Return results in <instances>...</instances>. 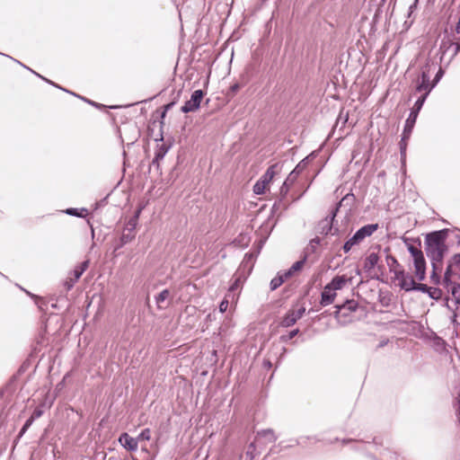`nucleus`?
Listing matches in <instances>:
<instances>
[{"label":"nucleus","mask_w":460,"mask_h":460,"mask_svg":"<svg viewBox=\"0 0 460 460\" xmlns=\"http://www.w3.org/2000/svg\"><path fill=\"white\" fill-rule=\"evenodd\" d=\"M305 311V308L299 310L297 316L296 318H293L292 321L295 322L296 320V318L300 317Z\"/></svg>","instance_id":"4c0bfd02"},{"label":"nucleus","mask_w":460,"mask_h":460,"mask_svg":"<svg viewBox=\"0 0 460 460\" xmlns=\"http://www.w3.org/2000/svg\"><path fill=\"white\" fill-rule=\"evenodd\" d=\"M394 280L397 286L405 291L413 290L415 288L413 278L402 270H394Z\"/></svg>","instance_id":"0eeeda50"},{"label":"nucleus","mask_w":460,"mask_h":460,"mask_svg":"<svg viewBox=\"0 0 460 460\" xmlns=\"http://www.w3.org/2000/svg\"><path fill=\"white\" fill-rule=\"evenodd\" d=\"M134 238V234H123L121 236V242L127 243Z\"/></svg>","instance_id":"473e14b6"},{"label":"nucleus","mask_w":460,"mask_h":460,"mask_svg":"<svg viewBox=\"0 0 460 460\" xmlns=\"http://www.w3.org/2000/svg\"><path fill=\"white\" fill-rule=\"evenodd\" d=\"M439 37L441 38V49L446 51L450 47L455 46L454 55L457 54L460 50V45L456 40L460 39V31H443Z\"/></svg>","instance_id":"423d86ee"},{"label":"nucleus","mask_w":460,"mask_h":460,"mask_svg":"<svg viewBox=\"0 0 460 460\" xmlns=\"http://www.w3.org/2000/svg\"><path fill=\"white\" fill-rule=\"evenodd\" d=\"M407 140L408 139H404L402 141V139L401 140V143H400V147H401V155L402 158L405 157V154H406V146H407Z\"/></svg>","instance_id":"2f4dec72"},{"label":"nucleus","mask_w":460,"mask_h":460,"mask_svg":"<svg viewBox=\"0 0 460 460\" xmlns=\"http://www.w3.org/2000/svg\"><path fill=\"white\" fill-rule=\"evenodd\" d=\"M418 2L419 0H414V3L410 6V12H412L413 9L417 8Z\"/></svg>","instance_id":"c9c22d12"},{"label":"nucleus","mask_w":460,"mask_h":460,"mask_svg":"<svg viewBox=\"0 0 460 460\" xmlns=\"http://www.w3.org/2000/svg\"><path fill=\"white\" fill-rule=\"evenodd\" d=\"M42 414H43V410H42V408L38 407V408H36V409L34 410V411L32 412V414H31V417L32 418V420H35L36 419H39L40 417H41V416H42Z\"/></svg>","instance_id":"c85d7f7f"},{"label":"nucleus","mask_w":460,"mask_h":460,"mask_svg":"<svg viewBox=\"0 0 460 460\" xmlns=\"http://www.w3.org/2000/svg\"><path fill=\"white\" fill-rule=\"evenodd\" d=\"M288 279V270L279 271L277 276L274 277L270 283V288L271 291L278 289Z\"/></svg>","instance_id":"dca6fc26"},{"label":"nucleus","mask_w":460,"mask_h":460,"mask_svg":"<svg viewBox=\"0 0 460 460\" xmlns=\"http://www.w3.org/2000/svg\"><path fill=\"white\" fill-rule=\"evenodd\" d=\"M434 86L435 84H429V75L427 72L423 71L421 74L420 82H419L416 86V92H424V93H427L428 96Z\"/></svg>","instance_id":"ddd939ff"},{"label":"nucleus","mask_w":460,"mask_h":460,"mask_svg":"<svg viewBox=\"0 0 460 460\" xmlns=\"http://www.w3.org/2000/svg\"><path fill=\"white\" fill-rule=\"evenodd\" d=\"M257 445H259V444L256 443L255 441L249 445L247 451H246L247 460H252L255 457V450H256Z\"/></svg>","instance_id":"4be33fe9"},{"label":"nucleus","mask_w":460,"mask_h":460,"mask_svg":"<svg viewBox=\"0 0 460 460\" xmlns=\"http://www.w3.org/2000/svg\"><path fill=\"white\" fill-rule=\"evenodd\" d=\"M452 295L456 302L460 305V284L454 286Z\"/></svg>","instance_id":"a878e982"},{"label":"nucleus","mask_w":460,"mask_h":460,"mask_svg":"<svg viewBox=\"0 0 460 460\" xmlns=\"http://www.w3.org/2000/svg\"><path fill=\"white\" fill-rule=\"evenodd\" d=\"M155 303L159 309H165L169 306L171 302V295L168 289H164L155 296Z\"/></svg>","instance_id":"4468645a"},{"label":"nucleus","mask_w":460,"mask_h":460,"mask_svg":"<svg viewBox=\"0 0 460 460\" xmlns=\"http://www.w3.org/2000/svg\"><path fill=\"white\" fill-rule=\"evenodd\" d=\"M426 98H427V93H423L420 97H419L418 100L414 103L413 110L411 112H417V114H418L419 111L421 110Z\"/></svg>","instance_id":"412c9836"},{"label":"nucleus","mask_w":460,"mask_h":460,"mask_svg":"<svg viewBox=\"0 0 460 460\" xmlns=\"http://www.w3.org/2000/svg\"><path fill=\"white\" fill-rule=\"evenodd\" d=\"M358 304L354 300L347 301L345 304L337 306L335 317L342 323H347L351 321L350 314L355 312Z\"/></svg>","instance_id":"6e6552de"},{"label":"nucleus","mask_w":460,"mask_h":460,"mask_svg":"<svg viewBox=\"0 0 460 460\" xmlns=\"http://www.w3.org/2000/svg\"><path fill=\"white\" fill-rule=\"evenodd\" d=\"M417 112H411L408 119L405 121L404 129L402 132V141L409 139L417 119Z\"/></svg>","instance_id":"2eb2a0df"},{"label":"nucleus","mask_w":460,"mask_h":460,"mask_svg":"<svg viewBox=\"0 0 460 460\" xmlns=\"http://www.w3.org/2000/svg\"><path fill=\"white\" fill-rule=\"evenodd\" d=\"M202 98L203 92L201 90L194 91L190 96V99L187 101L181 107V111L188 113L198 110L199 108Z\"/></svg>","instance_id":"1a4fd4ad"},{"label":"nucleus","mask_w":460,"mask_h":460,"mask_svg":"<svg viewBox=\"0 0 460 460\" xmlns=\"http://www.w3.org/2000/svg\"><path fill=\"white\" fill-rule=\"evenodd\" d=\"M296 334V331L289 332V340L292 339Z\"/></svg>","instance_id":"58836bf2"},{"label":"nucleus","mask_w":460,"mask_h":460,"mask_svg":"<svg viewBox=\"0 0 460 460\" xmlns=\"http://www.w3.org/2000/svg\"><path fill=\"white\" fill-rule=\"evenodd\" d=\"M75 284V283L72 280L71 276H67V278L66 279V280L64 282V286L66 290H70L74 287Z\"/></svg>","instance_id":"cd10ccee"},{"label":"nucleus","mask_w":460,"mask_h":460,"mask_svg":"<svg viewBox=\"0 0 460 460\" xmlns=\"http://www.w3.org/2000/svg\"><path fill=\"white\" fill-rule=\"evenodd\" d=\"M229 302L226 298H225L219 305V311L221 313H225L228 308Z\"/></svg>","instance_id":"7c9ffc66"},{"label":"nucleus","mask_w":460,"mask_h":460,"mask_svg":"<svg viewBox=\"0 0 460 460\" xmlns=\"http://www.w3.org/2000/svg\"><path fill=\"white\" fill-rule=\"evenodd\" d=\"M306 259H307V256L306 254H305L303 256L302 259H300L299 261H297L296 262H295L290 268H289V276L293 273H296V272H298L300 271L305 264V261H306Z\"/></svg>","instance_id":"aec40b11"},{"label":"nucleus","mask_w":460,"mask_h":460,"mask_svg":"<svg viewBox=\"0 0 460 460\" xmlns=\"http://www.w3.org/2000/svg\"><path fill=\"white\" fill-rule=\"evenodd\" d=\"M279 172L278 164H274L268 168L265 173L256 181L253 186V192L256 195H261L269 189L270 181Z\"/></svg>","instance_id":"39448f33"},{"label":"nucleus","mask_w":460,"mask_h":460,"mask_svg":"<svg viewBox=\"0 0 460 460\" xmlns=\"http://www.w3.org/2000/svg\"><path fill=\"white\" fill-rule=\"evenodd\" d=\"M237 287H238V279H236V280L234 281V283L231 286V288H230L229 291H232V290H234V289L237 288Z\"/></svg>","instance_id":"e433bc0d"},{"label":"nucleus","mask_w":460,"mask_h":460,"mask_svg":"<svg viewBox=\"0 0 460 460\" xmlns=\"http://www.w3.org/2000/svg\"><path fill=\"white\" fill-rule=\"evenodd\" d=\"M437 291V289H434L433 292H429V295L434 297V293Z\"/></svg>","instance_id":"a19ab883"},{"label":"nucleus","mask_w":460,"mask_h":460,"mask_svg":"<svg viewBox=\"0 0 460 460\" xmlns=\"http://www.w3.org/2000/svg\"><path fill=\"white\" fill-rule=\"evenodd\" d=\"M275 436L270 429L261 430L257 433L255 442L259 445H263L268 442H273Z\"/></svg>","instance_id":"f3484780"},{"label":"nucleus","mask_w":460,"mask_h":460,"mask_svg":"<svg viewBox=\"0 0 460 460\" xmlns=\"http://www.w3.org/2000/svg\"><path fill=\"white\" fill-rule=\"evenodd\" d=\"M379 261V256L376 252H370L365 259L364 269L370 271L376 268Z\"/></svg>","instance_id":"a211bd4d"},{"label":"nucleus","mask_w":460,"mask_h":460,"mask_svg":"<svg viewBox=\"0 0 460 460\" xmlns=\"http://www.w3.org/2000/svg\"><path fill=\"white\" fill-rule=\"evenodd\" d=\"M378 228L377 224H370L359 228L354 235L349 238L343 245L345 252H349L353 246L361 243L367 237L372 235Z\"/></svg>","instance_id":"7ed1b4c3"},{"label":"nucleus","mask_w":460,"mask_h":460,"mask_svg":"<svg viewBox=\"0 0 460 460\" xmlns=\"http://www.w3.org/2000/svg\"><path fill=\"white\" fill-rule=\"evenodd\" d=\"M89 267V260H86L80 263L79 265L75 266L73 271H71V275L75 276V279H80L83 273L88 269Z\"/></svg>","instance_id":"6ab92c4d"},{"label":"nucleus","mask_w":460,"mask_h":460,"mask_svg":"<svg viewBox=\"0 0 460 460\" xmlns=\"http://www.w3.org/2000/svg\"><path fill=\"white\" fill-rule=\"evenodd\" d=\"M87 210L84 209V208H82L81 209V212H78V210L76 208H68L66 210V213L67 215H71V216H76V217H84V213L86 212Z\"/></svg>","instance_id":"b1692460"},{"label":"nucleus","mask_w":460,"mask_h":460,"mask_svg":"<svg viewBox=\"0 0 460 460\" xmlns=\"http://www.w3.org/2000/svg\"><path fill=\"white\" fill-rule=\"evenodd\" d=\"M120 445L130 452H134L137 449L138 443L137 438L130 437L128 433H123L119 438Z\"/></svg>","instance_id":"f8f14e48"},{"label":"nucleus","mask_w":460,"mask_h":460,"mask_svg":"<svg viewBox=\"0 0 460 460\" xmlns=\"http://www.w3.org/2000/svg\"><path fill=\"white\" fill-rule=\"evenodd\" d=\"M350 281L351 278L345 275L334 277L332 280L324 287L322 292L321 305L323 306L331 305L337 296L336 292L342 289Z\"/></svg>","instance_id":"f03ea898"},{"label":"nucleus","mask_w":460,"mask_h":460,"mask_svg":"<svg viewBox=\"0 0 460 460\" xmlns=\"http://www.w3.org/2000/svg\"><path fill=\"white\" fill-rule=\"evenodd\" d=\"M307 164V158H305L296 166V168L291 172H289V182L298 179L300 181H302L303 186L306 185L307 179L304 175V171L306 168Z\"/></svg>","instance_id":"9d476101"},{"label":"nucleus","mask_w":460,"mask_h":460,"mask_svg":"<svg viewBox=\"0 0 460 460\" xmlns=\"http://www.w3.org/2000/svg\"><path fill=\"white\" fill-rule=\"evenodd\" d=\"M319 243H320V240L318 238L312 239L310 241L308 246L306 247V252H308L309 251L314 252L316 250L317 246L319 245Z\"/></svg>","instance_id":"393cba45"},{"label":"nucleus","mask_w":460,"mask_h":460,"mask_svg":"<svg viewBox=\"0 0 460 460\" xmlns=\"http://www.w3.org/2000/svg\"><path fill=\"white\" fill-rule=\"evenodd\" d=\"M150 438H151V430L149 429H143L137 438V443L139 441H143V440L148 441V440H150Z\"/></svg>","instance_id":"5701e85b"},{"label":"nucleus","mask_w":460,"mask_h":460,"mask_svg":"<svg viewBox=\"0 0 460 460\" xmlns=\"http://www.w3.org/2000/svg\"><path fill=\"white\" fill-rule=\"evenodd\" d=\"M454 276L460 277V253L450 260L445 273V280L449 281Z\"/></svg>","instance_id":"9b49d317"},{"label":"nucleus","mask_w":460,"mask_h":460,"mask_svg":"<svg viewBox=\"0 0 460 460\" xmlns=\"http://www.w3.org/2000/svg\"><path fill=\"white\" fill-rule=\"evenodd\" d=\"M68 276H71V277H72V280H73L75 283H76V282H77V280L79 279H75V276H73V275H71V273H69V275H68Z\"/></svg>","instance_id":"ea45409f"},{"label":"nucleus","mask_w":460,"mask_h":460,"mask_svg":"<svg viewBox=\"0 0 460 460\" xmlns=\"http://www.w3.org/2000/svg\"><path fill=\"white\" fill-rule=\"evenodd\" d=\"M414 289H417V290H420V291H422V292H427L428 290H431V288H429L426 285L424 284H419V285H416L415 284V288Z\"/></svg>","instance_id":"72a5a7b5"},{"label":"nucleus","mask_w":460,"mask_h":460,"mask_svg":"<svg viewBox=\"0 0 460 460\" xmlns=\"http://www.w3.org/2000/svg\"><path fill=\"white\" fill-rule=\"evenodd\" d=\"M442 75H443V71H442V69H439L438 72L436 75V77H435V80H434L433 84H436L440 80Z\"/></svg>","instance_id":"f704fd0d"},{"label":"nucleus","mask_w":460,"mask_h":460,"mask_svg":"<svg viewBox=\"0 0 460 460\" xmlns=\"http://www.w3.org/2000/svg\"><path fill=\"white\" fill-rule=\"evenodd\" d=\"M445 238L446 234L441 231L431 233L426 238V252L431 260L434 272L440 270L442 260L447 252Z\"/></svg>","instance_id":"f257e3e1"},{"label":"nucleus","mask_w":460,"mask_h":460,"mask_svg":"<svg viewBox=\"0 0 460 460\" xmlns=\"http://www.w3.org/2000/svg\"><path fill=\"white\" fill-rule=\"evenodd\" d=\"M287 182H288V179H286V180L284 181V182H283V186H284V187L286 186Z\"/></svg>","instance_id":"79ce46f5"},{"label":"nucleus","mask_w":460,"mask_h":460,"mask_svg":"<svg viewBox=\"0 0 460 460\" xmlns=\"http://www.w3.org/2000/svg\"><path fill=\"white\" fill-rule=\"evenodd\" d=\"M9 58L13 59L14 62H16L17 64L21 65L22 66H23L24 68L31 71L33 74L37 75L38 76H40V78H42L43 80L52 84L50 81H49L48 79L44 78L43 76L40 75L39 74H37L36 72H34L33 70H31V68H29L28 66H24L23 64H22L19 60H16V59H13V58L7 56Z\"/></svg>","instance_id":"c756f323"},{"label":"nucleus","mask_w":460,"mask_h":460,"mask_svg":"<svg viewBox=\"0 0 460 460\" xmlns=\"http://www.w3.org/2000/svg\"><path fill=\"white\" fill-rule=\"evenodd\" d=\"M34 420H32L31 417H30L26 422L24 423L23 427L22 428L20 431V436H22L26 430L31 427V425L33 423Z\"/></svg>","instance_id":"bb28decb"},{"label":"nucleus","mask_w":460,"mask_h":460,"mask_svg":"<svg viewBox=\"0 0 460 460\" xmlns=\"http://www.w3.org/2000/svg\"><path fill=\"white\" fill-rule=\"evenodd\" d=\"M408 251L413 259L414 274L417 279L420 281L425 279L426 261L421 250L412 244H410L408 245Z\"/></svg>","instance_id":"20e7f679"},{"label":"nucleus","mask_w":460,"mask_h":460,"mask_svg":"<svg viewBox=\"0 0 460 460\" xmlns=\"http://www.w3.org/2000/svg\"><path fill=\"white\" fill-rule=\"evenodd\" d=\"M356 273H357V274H359V273H360V270H359L358 269H357Z\"/></svg>","instance_id":"37998d69"}]
</instances>
